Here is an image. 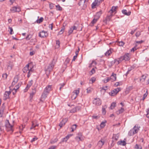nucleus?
I'll return each mask as SVG.
<instances>
[{
  "label": "nucleus",
  "mask_w": 149,
  "mask_h": 149,
  "mask_svg": "<svg viewBox=\"0 0 149 149\" xmlns=\"http://www.w3.org/2000/svg\"><path fill=\"white\" fill-rule=\"evenodd\" d=\"M130 59V56L129 54L128 53L125 54L124 56H121L118 59L115 60V62H117L118 64H119L122 61H128Z\"/></svg>",
  "instance_id": "nucleus-1"
},
{
  "label": "nucleus",
  "mask_w": 149,
  "mask_h": 149,
  "mask_svg": "<svg viewBox=\"0 0 149 149\" xmlns=\"http://www.w3.org/2000/svg\"><path fill=\"white\" fill-rule=\"evenodd\" d=\"M14 121H13V124H10L8 120H6L5 121V126L6 130L8 132H13V128L14 125Z\"/></svg>",
  "instance_id": "nucleus-2"
},
{
  "label": "nucleus",
  "mask_w": 149,
  "mask_h": 149,
  "mask_svg": "<svg viewBox=\"0 0 149 149\" xmlns=\"http://www.w3.org/2000/svg\"><path fill=\"white\" fill-rule=\"evenodd\" d=\"M54 59L51 63L48 66L45 67V69L46 71H48L49 72H50L52 70L55 63V62H54Z\"/></svg>",
  "instance_id": "nucleus-3"
},
{
  "label": "nucleus",
  "mask_w": 149,
  "mask_h": 149,
  "mask_svg": "<svg viewBox=\"0 0 149 149\" xmlns=\"http://www.w3.org/2000/svg\"><path fill=\"white\" fill-rule=\"evenodd\" d=\"M139 130V128L135 125L133 129L129 132L128 135L130 136L133 135L134 134L137 133Z\"/></svg>",
  "instance_id": "nucleus-4"
},
{
  "label": "nucleus",
  "mask_w": 149,
  "mask_h": 149,
  "mask_svg": "<svg viewBox=\"0 0 149 149\" xmlns=\"http://www.w3.org/2000/svg\"><path fill=\"white\" fill-rule=\"evenodd\" d=\"M121 90L120 88H118L114 89L113 90L111 91L109 93V94L111 96H114Z\"/></svg>",
  "instance_id": "nucleus-5"
},
{
  "label": "nucleus",
  "mask_w": 149,
  "mask_h": 149,
  "mask_svg": "<svg viewBox=\"0 0 149 149\" xmlns=\"http://www.w3.org/2000/svg\"><path fill=\"white\" fill-rule=\"evenodd\" d=\"M93 104L96 106H100L101 104V101L99 98H96L93 100Z\"/></svg>",
  "instance_id": "nucleus-6"
},
{
  "label": "nucleus",
  "mask_w": 149,
  "mask_h": 149,
  "mask_svg": "<svg viewBox=\"0 0 149 149\" xmlns=\"http://www.w3.org/2000/svg\"><path fill=\"white\" fill-rule=\"evenodd\" d=\"M10 10L13 13L19 12L21 11V9L20 7L18 6H14L12 7L10 9Z\"/></svg>",
  "instance_id": "nucleus-7"
},
{
  "label": "nucleus",
  "mask_w": 149,
  "mask_h": 149,
  "mask_svg": "<svg viewBox=\"0 0 149 149\" xmlns=\"http://www.w3.org/2000/svg\"><path fill=\"white\" fill-rule=\"evenodd\" d=\"M11 93L10 91H6L4 94L3 100H6L9 97V95Z\"/></svg>",
  "instance_id": "nucleus-8"
},
{
  "label": "nucleus",
  "mask_w": 149,
  "mask_h": 149,
  "mask_svg": "<svg viewBox=\"0 0 149 149\" xmlns=\"http://www.w3.org/2000/svg\"><path fill=\"white\" fill-rule=\"evenodd\" d=\"M68 120V119L67 118H65L62 120L60 123L59 125L60 128L62 127L63 126L65 125V123Z\"/></svg>",
  "instance_id": "nucleus-9"
},
{
  "label": "nucleus",
  "mask_w": 149,
  "mask_h": 149,
  "mask_svg": "<svg viewBox=\"0 0 149 149\" xmlns=\"http://www.w3.org/2000/svg\"><path fill=\"white\" fill-rule=\"evenodd\" d=\"M33 83V81L32 80L29 81L28 84L27 85L26 88L24 90L26 92L28 90L29 88L32 85Z\"/></svg>",
  "instance_id": "nucleus-10"
},
{
  "label": "nucleus",
  "mask_w": 149,
  "mask_h": 149,
  "mask_svg": "<svg viewBox=\"0 0 149 149\" xmlns=\"http://www.w3.org/2000/svg\"><path fill=\"white\" fill-rule=\"evenodd\" d=\"M47 33L44 31L40 32L39 33V36L41 38H43L46 36V34Z\"/></svg>",
  "instance_id": "nucleus-11"
},
{
  "label": "nucleus",
  "mask_w": 149,
  "mask_h": 149,
  "mask_svg": "<svg viewBox=\"0 0 149 149\" xmlns=\"http://www.w3.org/2000/svg\"><path fill=\"white\" fill-rule=\"evenodd\" d=\"M108 13L105 19L106 21H110L113 15L112 13L109 12Z\"/></svg>",
  "instance_id": "nucleus-12"
},
{
  "label": "nucleus",
  "mask_w": 149,
  "mask_h": 149,
  "mask_svg": "<svg viewBox=\"0 0 149 149\" xmlns=\"http://www.w3.org/2000/svg\"><path fill=\"white\" fill-rule=\"evenodd\" d=\"M18 80V78L17 76H16L15 77L14 80L13 81L11 85L13 86L15 85L17 82Z\"/></svg>",
  "instance_id": "nucleus-13"
},
{
  "label": "nucleus",
  "mask_w": 149,
  "mask_h": 149,
  "mask_svg": "<svg viewBox=\"0 0 149 149\" xmlns=\"http://www.w3.org/2000/svg\"><path fill=\"white\" fill-rule=\"evenodd\" d=\"M110 80H112V81H115L116 79V74L112 73V74L109 77Z\"/></svg>",
  "instance_id": "nucleus-14"
},
{
  "label": "nucleus",
  "mask_w": 149,
  "mask_h": 149,
  "mask_svg": "<svg viewBox=\"0 0 149 149\" xmlns=\"http://www.w3.org/2000/svg\"><path fill=\"white\" fill-rule=\"evenodd\" d=\"M30 64H28L26 65V66L23 68L22 70L24 73L26 72L27 71L29 70V68L30 65Z\"/></svg>",
  "instance_id": "nucleus-15"
},
{
  "label": "nucleus",
  "mask_w": 149,
  "mask_h": 149,
  "mask_svg": "<svg viewBox=\"0 0 149 149\" xmlns=\"http://www.w3.org/2000/svg\"><path fill=\"white\" fill-rule=\"evenodd\" d=\"M122 12L124 14L127 16L130 15L131 13V12L130 11H129L128 12H127L126 10H122Z\"/></svg>",
  "instance_id": "nucleus-16"
},
{
  "label": "nucleus",
  "mask_w": 149,
  "mask_h": 149,
  "mask_svg": "<svg viewBox=\"0 0 149 149\" xmlns=\"http://www.w3.org/2000/svg\"><path fill=\"white\" fill-rule=\"evenodd\" d=\"M72 136V135L70 134L67 135L66 136H65V138H64L62 139V141L60 143H61L62 142H66L69 139L70 137Z\"/></svg>",
  "instance_id": "nucleus-17"
},
{
  "label": "nucleus",
  "mask_w": 149,
  "mask_h": 149,
  "mask_svg": "<svg viewBox=\"0 0 149 149\" xmlns=\"http://www.w3.org/2000/svg\"><path fill=\"white\" fill-rule=\"evenodd\" d=\"M104 141L103 139H101L98 143V145L100 147H101L104 144Z\"/></svg>",
  "instance_id": "nucleus-18"
},
{
  "label": "nucleus",
  "mask_w": 149,
  "mask_h": 149,
  "mask_svg": "<svg viewBox=\"0 0 149 149\" xmlns=\"http://www.w3.org/2000/svg\"><path fill=\"white\" fill-rule=\"evenodd\" d=\"M117 144L118 145H122L124 146L126 144V143L125 141H124L121 140L120 141H118L117 142Z\"/></svg>",
  "instance_id": "nucleus-19"
},
{
  "label": "nucleus",
  "mask_w": 149,
  "mask_h": 149,
  "mask_svg": "<svg viewBox=\"0 0 149 149\" xmlns=\"http://www.w3.org/2000/svg\"><path fill=\"white\" fill-rule=\"evenodd\" d=\"M99 3L98 0H95L91 5L92 8H94V7L96 6L98 3Z\"/></svg>",
  "instance_id": "nucleus-20"
},
{
  "label": "nucleus",
  "mask_w": 149,
  "mask_h": 149,
  "mask_svg": "<svg viewBox=\"0 0 149 149\" xmlns=\"http://www.w3.org/2000/svg\"><path fill=\"white\" fill-rule=\"evenodd\" d=\"M52 87V85H48L45 88L44 90L49 93L50 91L51 90Z\"/></svg>",
  "instance_id": "nucleus-21"
},
{
  "label": "nucleus",
  "mask_w": 149,
  "mask_h": 149,
  "mask_svg": "<svg viewBox=\"0 0 149 149\" xmlns=\"http://www.w3.org/2000/svg\"><path fill=\"white\" fill-rule=\"evenodd\" d=\"M118 8L117 6H113L111 9L109 11V13H113L116 10L117 8Z\"/></svg>",
  "instance_id": "nucleus-22"
},
{
  "label": "nucleus",
  "mask_w": 149,
  "mask_h": 149,
  "mask_svg": "<svg viewBox=\"0 0 149 149\" xmlns=\"http://www.w3.org/2000/svg\"><path fill=\"white\" fill-rule=\"evenodd\" d=\"M102 13V12L101 11H100L99 12H97L96 15H95V18H96L98 19H99L100 16L101 15Z\"/></svg>",
  "instance_id": "nucleus-23"
},
{
  "label": "nucleus",
  "mask_w": 149,
  "mask_h": 149,
  "mask_svg": "<svg viewBox=\"0 0 149 149\" xmlns=\"http://www.w3.org/2000/svg\"><path fill=\"white\" fill-rule=\"evenodd\" d=\"M119 138V135L118 134H114L112 137L113 139L115 141L118 140Z\"/></svg>",
  "instance_id": "nucleus-24"
},
{
  "label": "nucleus",
  "mask_w": 149,
  "mask_h": 149,
  "mask_svg": "<svg viewBox=\"0 0 149 149\" xmlns=\"http://www.w3.org/2000/svg\"><path fill=\"white\" fill-rule=\"evenodd\" d=\"M124 111V110L123 108H121L118 111H116V113L118 115H119L120 113H123Z\"/></svg>",
  "instance_id": "nucleus-25"
},
{
  "label": "nucleus",
  "mask_w": 149,
  "mask_h": 149,
  "mask_svg": "<svg viewBox=\"0 0 149 149\" xmlns=\"http://www.w3.org/2000/svg\"><path fill=\"white\" fill-rule=\"evenodd\" d=\"M30 50L31 51L29 53L30 55L32 56L35 54L36 52V50L35 49L33 50V49L31 48L30 49Z\"/></svg>",
  "instance_id": "nucleus-26"
},
{
  "label": "nucleus",
  "mask_w": 149,
  "mask_h": 149,
  "mask_svg": "<svg viewBox=\"0 0 149 149\" xmlns=\"http://www.w3.org/2000/svg\"><path fill=\"white\" fill-rule=\"evenodd\" d=\"M80 89V88H78L77 89L75 90L74 91L73 93L76 95V96L74 98V99L76 98L77 96L79 94V92Z\"/></svg>",
  "instance_id": "nucleus-27"
},
{
  "label": "nucleus",
  "mask_w": 149,
  "mask_h": 149,
  "mask_svg": "<svg viewBox=\"0 0 149 149\" xmlns=\"http://www.w3.org/2000/svg\"><path fill=\"white\" fill-rule=\"evenodd\" d=\"M38 124H36L34 122H33L32 126L30 128V129H32L37 127H38Z\"/></svg>",
  "instance_id": "nucleus-28"
},
{
  "label": "nucleus",
  "mask_w": 149,
  "mask_h": 149,
  "mask_svg": "<svg viewBox=\"0 0 149 149\" xmlns=\"http://www.w3.org/2000/svg\"><path fill=\"white\" fill-rule=\"evenodd\" d=\"M116 44H117V45L119 46H123L124 45L125 43L123 41H121L120 42H116Z\"/></svg>",
  "instance_id": "nucleus-29"
},
{
  "label": "nucleus",
  "mask_w": 149,
  "mask_h": 149,
  "mask_svg": "<svg viewBox=\"0 0 149 149\" xmlns=\"http://www.w3.org/2000/svg\"><path fill=\"white\" fill-rule=\"evenodd\" d=\"M112 53L111 49L108 50L105 54L106 56H109Z\"/></svg>",
  "instance_id": "nucleus-30"
},
{
  "label": "nucleus",
  "mask_w": 149,
  "mask_h": 149,
  "mask_svg": "<svg viewBox=\"0 0 149 149\" xmlns=\"http://www.w3.org/2000/svg\"><path fill=\"white\" fill-rule=\"evenodd\" d=\"M58 141V139L57 138H55L54 140H52L51 141L50 143L53 144L56 143Z\"/></svg>",
  "instance_id": "nucleus-31"
},
{
  "label": "nucleus",
  "mask_w": 149,
  "mask_h": 149,
  "mask_svg": "<svg viewBox=\"0 0 149 149\" xmlns=\"http://www.w3.org/2000/svg\"><path fill=\"white\" fill-rule=\"evenodd\" d=\"M98 19H97L96 18H94V19H93V20L91 21V24H93V25L96 23V22H97V20H98Z\"/></svg>",
  "instance_id": "nucleus-32"
},
{
  "label": "nucleus",
  "mask_w": 149,
  "mask_h": 149,
  "mask_svg": "<svg viewBox=\"0 0 149 149\" xmlns=\"http://www.w3.org/2000/svg\"><path fill=\"white\" fill-rule=\"evenodd\" d=\"M86 0H80L79 2L78 3V4L79 6H80L82 4H83L84 3H85V2L86 1Z\"/></svg>",
  "instance_id": "nucleus-33"
},
{
  "label": "nucleus",
  "mask_w": 149,
  "mask_h": 149,
  "mask_svg": "<svg viewBox=\"0 0 149 149\" xmlns=\"http://www.w3.org/2000/svg\"><path fill=\"white\" fill-rule=\"evenodd\" d=\"M146 76L144 75H143L141 77V78L140 79V81H145Z\"/></svg>",
  "instance_id": "nucleus-34"
},
{
  "label": "nucleus",
  "mask_w": 149,
  "mask_h": 149,
  "mask_svg": "<svg viewBox=\"0 0 149 149\" xmlns=\"http://www.w3.org/2000/svg\"><path fill=\"white\" fill-rule=\"evenodd\" d=\"M43 20V18L42 17H40L39 19L36 20V22L38 23H40L42 22Z\"/></svg>",
  "instance_id": "nucleus-35"
},
{
  "label": "nucleus",
  "mask_w": 149,
  "mask_h": 149,
  "mask_svg": "<svg viewBox=\"0 0 149 149\" xmlns=\"http://www.w3.org/2000/svg\"><path fill=\"white\" fill-rule=\"evenodd\" d=\"M56 7L57 8V10L59 11H61L62 10V8L61 6H60L58 4L56 6Z\"/></svg>",
  "instance_id": "nucleus-36"
},
{
  "label": "nucleus",
  "mask_w": 149,
  "mask_h": 149,
  "mask_svg": "<svg viewBox=\"0 0 149 149\" xmlns=\"http://www.w3.org/2000/svg\"><path fill=\"white\" fill-rule=\"evenodd\" d=\"M106 121L105 122H102L100 124V126L101 128H103L104 127L105 125V123H106Z\"/></svg>",
  "instance_id": "nucleus-37"
},
{
  "label": "nucleus",
  "mask_w": 149,
  "mask_h": 149,
  "mask_svg": "<svg viewBox=\"0 0 149 149\" xmlns=\"http://www.w3.org/2000/svg\"><path fill=\"white\" fill-rule=\"evenodd\" d=\"M8 29L10 30H8V31L10 32V34L11 35H12L13 33V29L12 27L9 26Z\"/></svg>",
  "instance_id": "nucleus-38"
},
{
  "label": "nucleus",
  "mask_w": 149,
  "mask_h": 149,
  "mask_svg": "<svg viewBox=\"0 0 149 149\" xmlns=\"http://www.w3.org/2000/svg\"><path fill=\"white\" fill-rule=\"evenodd\" d=\"M77 127V125L76 124L73 125L72 127V132L74 131L76 129Z\"/></svg>",
  "instance_id": "nucleus-39"
},
{
  "label": "nucleus",
  "mask_w": 149,
  "mask_h": 149,
  "mask_svg": "<svg viewBox=\"0 0 149 149\" xmlns=\"http://www.w3.org/2000/svg\"><path fill=\"white\" fill-rule=\"evenodd\" d=\"M123 84V83L122 81H120L118 82H116L115 84L114 85L116 86H120L122 85Z\"/></svg>",
  "instance_id": "nucleus-40"
},
{
  "label": "nucleus",
  "mask_w": 149,
  "mask_h": 149,
  "mask_svg": "<svg viewBox=\"0 0 149 149\" xmlns=\"http://www.w3.org/2000/svg\"><path fill=\"white\" fill-rule=\"evenodd\" d=\"M135 148L136 149H141L142 147L141 145L136 144L135 146Z\"/></svg>",
  "instance_id": "nucleus-41"
},
{
  "label": "nucleus",
  "mask_w": 149,
  "mask_h": 149,
  "mask_svg": "<svg viewBox=\"0 0 149 149\" xmlns=\"http://www.w3.org/2000/svg\"><path fill=\"white\" fill-rule=\"evenodd\" d=\"M73 30L72 29V27H71L70 28V30H69L68 32V36L70 35L71 34H72L73 31Z\"/></svg>",
  "instance_id": "nucleus-42"
},
{
  "label": "nucleus",
  "mask_w": 149,
  "mask_h": 149,
  "mask_svg": "<svg viewBox=\"0 0 149 149\" xmlns=\"http://www.w3.org/2000/svg\"><path fill=\"white\" fill-rule=\"evenodd\" d=\"M13 66V65L10 64V65L8 66L7 67V69L9 70H10L12 69V68Z\"/></svg>",
  "instance_id": "nucleus-43"
},
{
  "label": "nucleus",
  "mask_w": 149,
  "mask_h": 149,
  "mask_svg": "<svg viewBox=\"0 0 149 149\" xmlns=\"http://www.w3.org/2000/svg\"><path fill=\"white\" fill-rule=\"evenodd\" d=\"M116 106V103L114 102H113L111 104L110 108L112 109H113Z\"/></svg>",
  "instance_id": "nucleus-44"
},
{
  "label": "nucleus",
  "mask_w": 149,
  "mask_h": 149,
  "mask_svg": "<svg viewBox=\"0 0 149 149\" xmlns=\"http://www.w3.org/2000/svg\"><path fill=\"white\" fill-rule=\"evenodd\" d=\"M36 92V88H34L33 89H32V92L30 93L33 95H34Z\"/></svg>",
  "instance_id": "nucleus-45"
},
{
  "label": "nucleus",
  "mask_w": 149,
  "mask_h": 149,
  "mask_svg": "<svg viewBox=\"0 0 149 149\" xmlns=\"http://www.w3.org/2000/svg\"><path fill=\"white\" fill-rule=\"evenodd\" d=\"M87 93H90L92 92V89L91 88H88L86 89Z\"/></svg>",
  "instance_id": "nucleus-46"
},
{
  "label": "nucleus",
  "mask_w": 149,
  "mask_h": 149,
  "mask_svg": "<svg viewBox=\"0 0 149 149\" xmlns=\"http://www.w3.org/2000/svg\"><path fill=\"white\" fill-rule=\"evenodd\" d=\"M8 77V75L6 73L3 74H2V77L5 79H6Z\"/></svg>",
  "instance_id": "nucleus-47"
},
{
  "label": "nucleus",
  "mask_w": 149,
  "mask_h": 149,
  "mask_svg": "<svg viewBox=\"0 0 149 149\" xmlns=\"http://www.w3.org/2000/svg\"><path fill=\"white\" fill-rule=\"evenodd\" d=\"M65 29V27L63 26V28H62L61 30L59 32V34H62L64 31Z\"/></svg>",
  "instance_id": "nucleus-48"
},
{
  "label": "nucleus",
  "mask_w": 149,
  "mask_h": 149,
  "mask_svg": "<svg viewBox=\"0 0 149 149\" xmlns=\"http://www.w3.org/2000/svg\"><path fill=\"white\" fill-rule=\"evenodd\" d=\"M146 112H147V114L146 115H145V116L148 119L149 118V116H148V114L149 113V109H146Z\"/></svg>",
  "instance_id": "nucleus-49"
},
{
  "label": "nucleus",
  "mask_w": 149,
  "mask_h": 149,
  "mask_svg": "<svg viewBox=\"0 0 149 149\" xmlns=\"http://www.w3.org/2000/svg\"><path fill=\"white\" fill-rule=\"evenodd\" d=\"M76 111H77L76 110V108H75V107L73 108L72 109H71L70 111V113H74L76 112Z\"/></svg>",
  "instance_id": "nucleus-50"
},
{
  "label": "nucleus",
  "mask_w": 149,
  "mask_h": 149,
  "mask_svg": "<svg viewBox=\"0 0 149 149\" xmlns=\"http://www.w3.org/2000/svg\"><path fill=\"white\" fill-rule=\"evenodd\" d=\"M109 77H107L106 79H104L103 80V81L104 83H107L110 80Z\"/></svg>",
  "instance_id": "nucleus-51"
},
{
  "label": "nucleus",
  "mask_w": 149,
  "mask_h": 149,
  "mask_svg": "<svg viewBox=\"0 0 149 149\" xmlns=\"http://www.w3.org/2000/svg\"><path fill=\"white\" fill-rule=\"evenodd\" d=\"M65 85V84L64 83L61 84H59V86H60L59 89L60 91H61V88L64 86Z\"/></svg>",
  "instance_id": "nucleus-52"
},
{
  "label": "nucleus",
  "mask_w": 149,
  "mask_h": 149,
  "mask_svg": "<svg viewBox=\"0 0 149 149\" xmlns=\"http://www.w3.org/2000/svg\"><path fill=\"white\" fill-rule=\"evenodd\" d=\"M47 95L45 94L44 93H43L41 95V98L42 99H45L47 97Z\"/></svg>",
  "instance_id": "nucleus-53"
},
{
  "label": "nucleus",
  "mask_w": 149,
  "mask_h": 149,
  "mask_svg": "<svg viewBox=\"0 0 149 149\" xmlns=\"http://www.w3.org/2000/svg\"><path fill=\"white\" fill-rule=\"evenodd\" d=\"M21 84L19 83L18 84L15 86V89L17 90L20 87Z\"/></svg>",
  "instance_id": "nucleus-54"
},
{
  "label": "nucleus",
  "mask_w": 149,
  "mask_h": 149,
  "mask_svg": "<svg viewBox=\"0 0 149 149\" xmlns=\"http://www.w3.org/2000/svg\"><path fill=\"white\" fill-rule=\"evenodd\" d=\"M107 86H106L104 87H102V88H101V91H102V90H104L105 92L106 91V90H107Z\"/></svg>",
  "instance_id": "nucleus-55"
},
{
  "label": "nucleus",
  "mask_w": 149,
  "mask_h": 149,
  "mask_svg": "<svg viewBox=\"0 0 149 149\" xmlns=\"http://www.w3.org/2000/svg\"><path fill=\"white\" fill-rule=\"evenodd\" d=\"M92 117L93 119H97L99 118V116H98L95 115L93 116Z\"/></svg>",
  "instance_id": "nucleus-56"
},
{
  "label": "nucleus",
  "mask_w": 149,
  "mask_h": 149,
  "mask_svg": "<svg viewBox=\"0 0 149 149\" xmlns=\"http://www.w3.org/2000/svg\"><path fill=\"white\" fill-rule=\"evenodd\" d=\"M3 112V109L0 110V117H2Z\"/></svg>",
  "instance_id": "nucleus-57"
},
{
  "label": "nucleus",
  "mask_w": 149,
  "mask_h": 149,
  "mask_svg": "<svg viewBox=\"0 0 149 149\" xmlns=\"http://www.w3.org/2000/svg\"><path fill=\"white\" fill-rule=\"evenodd\" d=\"M140 33H141L139 31H138L135 34L136 36L137 37H139L140 35Z\"/></svg>",
  "instance_id": "nucleus-58"
},
{
  "label": "nucleus",
  "mask_w": 149,
  "mask_h": 149,
  "mask_svg": "<svg viewBox=\"0 0 149 149\" xmlns=\"http://www.w3.org/2000/svg\"><path fill=\"white\" fill-rule=\"evenodd\" d=\"M143 41L142 40H141V41H137L136 42V46L138 45L137 44H141L142 43H143Z\"/></svg>",
  "instance_id": "nucleus-59"
},
{
  "label": "nucleus",
  "mask_w": 149,
  "mask_h": 149,
  "mask_svg": "<svg viewBox=\"0 0 149 149\" xmlns=\"http://www.w3.org/2000/svg\"><path fill=\"white\" fill-rule=\"evenodd\" d=\"M13 91V95H14L16 93L17 90L15 89V88H14L13 90L12 91Z\"/></svg>",
  "instance_id": "nucleus-60"
},
{
  "label": "nucleus",
  "mask_w": 149,
  "mask_h": 149,
  "mask_svg": "<svg viewBox=\"0 0 149 149\" xmlns=\"http://www.w3.org/2000/svg\"><path fill=\"white\" fill-rule=\"evenodd\" d=\"M38 139V138L36 137H35L33 138L31 141V142H33V141L36 140Z\"/></svg>",
  "instance_id": "nucleus-61"
},
{
  "label": "nucleus",
  "mask_w": 149,
  "mask_h": 149,
  "mask_svg": "<svg viewBox=\"0 0 149 149\" xmlns=\"http://www.w3.org/2000/svg\"><path fill=\"white\" fill-rule=\"evenodd\" d=\"M31 37V36L30 35H29L26 37V39L27 40H29Z\"/></svg>",
  "instance_id": "nucleus-62"
},
{
  "label": "nucleus",
  "mask_w": 149,
  "mask_h": 149,
  "mask_svg": "<svg viewBox=\"0 0 149 149\" xmlns=\"http://www.w3.org/2000/svg\"><path fill=\"white\" fill-rule=\"evenodd\" d=\"M75 108H76V111H79L81 109V107L80 106H76Z\"/></svg>",
  "instance_id": "nucleus-63"
},
{
  "label": "nucleus",
  "mask_w": 149,
  "mask_h": 149,
  "mask_svg": "<svg viewBox=\"0 0 149 149\" xmlns=\"http://www.w3.org/2000/svg\"><path fill=\"white\" fill-rule=\"evenodd\" d=\"M49 6L50 9H52L54 7V5L52 3L50 4L49 5Z\"/></svg>",
  "instance_id": "nucleus-64"
}]
</instances>
